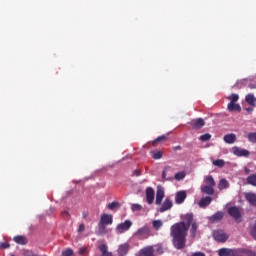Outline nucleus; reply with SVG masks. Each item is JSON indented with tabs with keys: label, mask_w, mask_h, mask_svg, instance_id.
<instances>
[{
	"label": "nucleus",
	"mask_w": 256,
	"mask_h": 256,
	"mask_svg": "<svg viewBox=\"0 0 256 256\" xmlns=\"http://www.w3.org/2000/svg\"><path fill=\"white\" fill-rule=\"evenodd\" d=\"M188 231L189 226L185 222H178L170 227V236L173 239V245L176 249H185Z\"/></svg>",
	"instance_id": "nucleus-1"
},
{
	"label": "nucleus",
	"mask_w": 256,
	"mask_h": 256,
	"mask_svg": "<svg viewBox=\"0 0 256 256\" xmlns=\"http://www.w3.org/2000/svg\"><path fill=\"white\" fill-rule=\"evenodd\" d=\"M134 235L135 237H138L140 240L149 239V237L153 236V234L151 233V228L147 225L139 228Z\"/></svg>",
	"instance_id": "nucleus-2"
},
{
	"label": "nucleus",
	"mask_w": 256,
	"mask_h": 256,
	"mask_svg": "<svg viewBox=\"0 0 256 256\" xmlns=\"http://www.w3.org/2000/svg\"><path fill=\"white\" fill-rule=\"evenodd\" d=\"M212 237L214 241H217V243H225L227 239H229V235L227 233H224L223 230H215L212 232Z\"/></svg>",
	"instance_id": "nucleus-3"
},
{
	"label": "nucleus",
	"mask_w": 256,
	"mask_h": 256,
	"mask_svg": "<svg viewBox=\"0 0 256 256\" xmlns=\"http://www.w3.org/2000/svg\"><path fill=\"white\" fill-rule=\"evenodd\" d=\"M132 225L133 222H131V220H125L123 223L116 226V233L121 235L122 233H125V231H129Z\"/></svg>",
	"instance_id": "nucleus-4"
},
{
	"label": "nucleus",
	"mask_w": 256,
	"mask_h": 256,
	"mask_svg": "<svg viewBox=\"0 0 256 256\" xmlns=\"http://www.w3.org/2000/svg\"><path fill=\"white\" fill-rule=\"evenodd\" d=\"M228 214L235 219L236 223H241V210L237 206L228 208Z\"/></svg>",
	"instance_id": "nucleus-5"
},
{
	"label": "nucleus",
	"mask_w": 256,
	"mask_h": 256,
	"mask_svg": "<svg viewBox=\"0 0 256 256\" xmlns=\"http://www.w3.org/2000/svg\"><path fill=\"white\" fill-rule=\"evenodd\" d=\"M189 125L192 129H201L202 127H205V120H203V118L192 119L189 122Z\"/></svg>",
	"instance_id": "nucleus-6"
},
{
	"label": "nucleus",
	"mask_w": 256,
	"mask_h": 256,
	"mask_svg": "<svg viewBox=\"0 0 256 256\" xmlns=\"http://www.w3.org/2000/svg\"><path fill=\"white\" fill-rule=\"evenodd\" d=\"M232 153L234 155H236V157H247L248 155H250L251 153L249 152V150L247 149H243L237 146H234L232 148Z\"/></svg>",
	"instance_id": "nucleus-7"
},
{
	"label": "nucleus",
	"mask_w": 256,
	"mask_h": 256,
	"mask_svg": "<svg viewBox=\"0 0 256 256\" xmlns=\"http://www.w3.org/2000/svg\"><path fill=\"white\" fill-rule=\"evenodd\" d=\"M100 225H113V215L102 214L99 221Z\"/></svg>",
	"instance_id": "nucleus-8"
},
{
	"label": "nucleus",
	"mask_w": 256,
	"mask_h": 256,
	"mask_svg": "<svg viewBox=\"0 0 256 256\" xmlns=\"http://www.w3.org/2000/svg\"><path fill=\"white\" fill-rule=\"evenodd\" d=\"M219 256H237V249L221 248L218 251Z\"/></svg>",
	"instance_id": "nucleus-9"
},
{
	"label": "nucleus",
	"mask_w": 256,
	"mask_h": 256,
	"mask_svg": "<svg viewBox=\"0 0 256 256\" xmlns=\"http://www.w3.org/2000/svg\"><path fill=\"white\" fill-rule=\"evenodd\" d=\"M146 201L148 205H152L153 201H155V190L153 188H146Z\"/></svg>",
	"instance_id": "nucleus-10"
},
{
	"label": "nucleus",
	"mask_w": 256,
	"mask_h": 256,
	"mask_svg": "<svg viewBox=\"0 0 256 256\" xmlns=\"http://www.w3.org/2000/svg\"><path fill=\"white\" fill-rule=\"evenodd\" d=\"M164 197H165V190L163 189V187L158 186L156 191V205H161Z\"/></svg>",
	"instance_id": "nucleus-11"
},
{
	"label": "nucleus",
	"mask_w": 256,
	"mask_h": 256,
	"mask_svg": "<svg viewBox=\"0 0 256 256\" xmlns=\"http://www.w3.org/2000/svg\"><path fill=\"white\" fill-rule=\"evenodd\" d=\"M140 256H155V249L153 246H146L139 251Z\"/></svg>",
	"instance_id": "nucleus-12"
},
{
	"label": "nucleus",
	"mask_w": 256,
	"mask_h": 256,
	"mask_svg": "<svg viewBox=\"0 0 256 256\" xmlns=\"http://www.w3.org/2000/svg\"><path fill=\"white\" fill-rule=\"evenodd\" d=\"M212 201L213 198H211V196H205L200 199V201L198 202V206L201 209H205V207H209V205H211Z\"/></svg>",
	"instance_id": "nucleus-13"
},
{
	"label": "nucleus",
	"mask_w": 256,
	"mask_h": 256,
	"mask_svg": "<svg viewBox=\"0 0 256 256\" xmlns=\"http://www.w3.org/2000/svg\"><path fill=\"white\" fill-rule=\"evenodd\" d=\"M185 199H187V192H185V191H178L176 193L175 203H177V205H181V203H184Z\"/></svg>",
	"instance_id": "nucleus-14"
},
{
	"label": "nucleus",
	"mask_w": 256,
	"mask_h": 256,
	"mask_svg": "<svg viewBox=\"0 0 256 256\" xmlns=\"http://www.w3.org/2000/svg\"><path fill=\"white\" fill-rule=\"evenodd\" d=\"M173 207V201L169 198H166L163 202L162 206L160 207V213H165V211H169Z\"/></svg>",
	"instance_id": "nucleus-15"
},
{
	"label": "nucleus",
	"mask_w": 256,
	"mask_h": 256,
	"mask_svg": "<svg viewBox=\"0 0 256 256\" xmlns=\"http://www.w3.org/2000/svg\"><path fill=\"white\" fill-rule=\"evenodd\" d=\"M236 256H256V252L249 249H237L236 250Z\"/></svg>",
	"instance_id": "nucleus-16"
},
{
	"label": "nucleus",
	"mask_w": 256,
	"mask_h": 256,
	"mask_svg": "<svg viewBox=\"0 0 256 256\" xmlns=\"http://www.w3.org/2000/svg\"><path fill=\"white\" fill-rule=\"evenodd\" d=\"M245 199L252 205V207H256V193L248 192L245 194Z\"/></svg>",
	"instance_id": "nucleus-17"
},
{
	"label": "nucleus",
	"mask_w": 256,
	"mask_h": 256,
	"mask_svg": "<svg viewBox=\"0 0 256 256\" xmlns=\"http://www.w3.org/2000/svg\"><path fill=\"white\" fill-rule=\"evenodd\" d=\"M224 217L223 212H216L214 215L209 217V221L210 223H219V221H221Z\"/></svg>",
	"instance_id": "nucleus-18"
},
{
	"label": "nucleus",
	"mask_w": 256,
	"mask_h": 256,
	"mask_svg": "<svg viewBox=\"0 0 256 256\" xmlns=\"http://www.w3.org/2000/svg\"><path fill=\"white\" fill-rule=\"evenodd\" d=\"M183 221L181 223H184V225H186V227H191L193 222V213L190 214H186L182 217Z\"/></svg>",
	"instance_id": "nucleus-19"
},
{
	"label": "nucleus",
	"mask_w": 256,
	"mask_h": 256,
	"mask_svg": "<svg viewBox=\"0 0 256 256\" xmlns=\"http://www.w3.org/2000/svg\"><path fill=\"white\" fill-rule=\"evenodd\" d=\"M119 256H125L129 253V244H121L117 250Z\"/></svg>",
	"instance_id": "nucleus-20"
},
{
	"label": "nucleus",
	"mask_w": 256,
	"mask_h": 256,
	"mask_svg": "<svg viewBox=\"0 0 256 256\" xmlns=\"http://www.w3.org/2000/svg\"><path fill=\"white\" fill-rule=\"evenodd\" d=\"M227 109L230 112L237 111L238 113H241V105L237 104V102L228 103Z\"/></svg>",
	"instance_id": "nucleus-21"
},
{
	"label": "nucleus",
	"mask_w": 256,
	"mask_h": 256,
	"mask_svg": "<svg viewBox=\"0 0 256 256\" xmlns=\"http://www.w3.org/2000/svg\"><path fill=\"white\" fill-rule=\"evenodd\" d=\"M201 193L204 195H215V188L212 186H201Z\"/></svg>",
	"instance_id": "nucleus-22"
},
{
	"label": "nucleus",
	"mask_w": 256,
	"mask_h": 256,
	"mask_svg": "<svg viewBox=\"0 0 256 256\" xmlns=\"http://www.w3.org/2000/svg\"><path fill=\"white\" fill-rule=\"evenodd\" d=\"M224 141L228 143V145H232V143L237 141V136L235 134H227L224 136Z\"/></svg>",
	"instance_id": "nucleus-23"
},
{
	"label": "nucleus",
	"mask_w": 256,
	"mask_h": 256,
	"mask_svg": "<svg viewBox=\"0 0 256 256\" xmlns=\"http://www.w3.org/2000/svg\"><path fill=\"white\" fill-rule=\"evenodd\" d=\"M204 183H206V187H215L216 185L215 179L211 175H208L204 178Z\"/></svg>",
	"instance_id": "nucleus-24"
},
{
	"label": "nucleus",
	"mask_w": 256,
	"mask_h": 256,
	"mask_svg": "<svg viewBox=\"0 0 256 256\" xmlns=\"http://www.w3.org/2000/svg\"><path fill=\"white\" fill-rule=\"evenodd\" d=\"M245 101L246 103H248V105H250L251 107H255V103H256V98L255 95L253 94H248L245 96Z\"/></svg>",
	"instance_id": "nucleus-25"
},
{
	"label": "nucleus",
	"mask_w": 256,
	"mask_h": 256,
	"mask_svg": "<svg viewBox=\"0 0 256 256\" xmlns=\"http://www.w3.org/2000/svg\"><path fill=\"white\" fill-rule=\"evenodd\" d=\"M108 231H107V226H105L104 224L99 223L98 224V229L96 231V235H107Z\"/></svg>",
	"instance_id": "nucleus-26"
},
{
	"label": "nucleus",
	"mask_w": 256,
	"mask_h": 256,
	"mask_svg": "<svg viewBox=\"0 0 256 256\" xmlns=\"http://www.w3.org/2000/svg\"><path fill=\"white\" fill-rule=\"evenodd\" d=\"M14 241L18 245H27V243H28L27 237L19 236V235L14 237Z\"/></svg>",
	"instance_id": "nucleus-27"
},
{
	"label": "nucleus",
	"mask_w": 256,
	"mask_h": 256,
	"mask_svg": "<svg viewBox=\"0 0 256 256\" xmlns=\"http://www.w3.org/2000/svg\"><path fill=\"white\" fill-rule=\"evenodd\" d=\"M228 187H229V182L227 181V179L222 178L218 184L219 191H223V189H227Z\"/></svg>",
	"instance_id": "nucleus-28"
},
{
	"label": "nucleus",
	"mask_w": 256,
	"mask_h": 256,
	"mask_svg": "<svg viewBox=\"0 0 256 256\" xmlns=\"http://www.w3.org/2000/svg\"><path fill=\"white\" fill-rule=\"evenodd\" d=\"M246 182L248 183V185H252V187H256V173L248 176L246 178Z\"/></svg>",
	"instance_id": "nucleus-29"
},
{
	"label": "nucleus",
	"mask_w": 256,
	"mask_h": 256,
	"mask_svg": "<svg viewBox=\"0 0 256 256\" xmlns=\"http://www.w3.org/2000/svg\"><path fill=\"white\" fill-rule=\"evenodd\" d=\"M107 207L110 211H115V209H119V207H121V203L113 201L109 203Z\"/></svg>",
	"instance_id": "nucleus-30"
},
{
	"label": "nucleus",
	"mask_w": 256,
	"mask_h": 256,
	"mask_svg": "<svg viewBox=\"0 0 256 256\" xmlns=\"http://www.w3.org/2000/svg\"><path fill=\"white\" fill-rule=\"evenodd\" d=\"M191 225V228H190V235L191 237L195 238L196 235H197V229H198V226H197V222H194Z\"/></svg>",
	"instance_id": "nucleus-31"
},
{
	"label": "nucleus",
	"mask_w": 256,
	"mask_h": 256,
	"mask_svg": "<svg viewBox=\"0 0 256 256\" xmlns=\"http://www.w3.org/2000/svg\"><path fill=\"white\" fill-rule=\"evenodd\" d=\"M152 226L156 231H159L163 227V221L162 220H154L152 221Z\"/></svg>",
	"instance_id": "nucleus-32"
},
{
	"label": "nucleus",
	"mask_w": 256,
	"mask_h": 256,
	"mask_svg": "<svg viewBox=\"0 0 256 256\" xmlns=\"http://www.w3.org/2000/svg\"><path fill=\"white\" fill-rule=\"evenodd\" d=\"M249 235L256 241V221L249 227Z\"/></svg>",
	"instance_id": "nucleus-33"
},
{
	"label": "nucleus",
	"mask_w": 256,
	"mask_h": 256,
	"mask_svg": "<svg viewBox=\"0 0 256 256\" xmlns=\"http://www.w3.org/2000/svg\"><path fill=\"white\" fill-rule=\"evenodd\" d=\"M151 155H152V159L159 160L163 157V152L155 150L151 152Z\"/></svg>",
	"instance_id": "nucleus-34"
},
{
	"label": "nucleus",
	"mask_w": 256,
	"mask_h": 256,
	"mask_svg": "<svg viewBox=\"0 0 256 256\" xmlns=\"http://www.w3.org/2000/svg\"><path fill=\"white\" fill-rule=\"evenodd\" d=\"M186 175L185 172H178L175 174L174 179H176V181H183V178L186 177Z\"/></svg>",
	"instance_id": "nucleus-35"
},
{
	"label": "nucleus",
	"mask_w": 256,
	"mask_h": 256,
	"mask_svg": "<svg viewBox=\"0 0 256 256\" xmlns=\"http://www.w3.org/2000/svg\"><path fill=\"white\" fill-rule=\"evenodd\" d=\"M230 103H237V101H239V95L238 94H231L228 97Z\"/></svg>",
	"instance_id": "nucleus-36"
},
{
	"label": "nucleus",
	"mask_w": 256,
	"mask_h": 256,
	"mask_svg": "<svg viewBox=\"0 0 256 256\" xmlns=\"http://www.w3.org/2000/svg\"><path fill=\"white\" fill-rule=\"evenodd\" d=\"M161 141H167V136L166 135L159 136L153 141V145H157V143H161Z\"/></svg>",
	"instance_id": "nucleus-37"
},
{
	"label": "nucleus",
	"mask_w": 256,
	"mask_h": 256,
	"mask_svg": "<svg viewBox=\"0 0 256 256\" xmlns=\"http://www.w3.org/2000/svg\"><path fill=\"white\" fill-rule=\"evenodd\" d=\"M248 141H250V143H256V132H250L248 134Z\"/></svg>",
	"instance_id": "nucleus-38"
},
{
	"label": "nucleus",
	"mask_w": 256,
	"mask_h": 256,
	"mask_svg": "<svg viewBox=\"0 0 256 256\" xmlns=\"http://www.w3.org/2000/svg\"><path fill=\"white\" fill-rule=\"evenodd\" d=\"M213 165H215L216 167H225V161L221 159L214 160Z\"/></svg>",
	"instance_id": "nucleus-39"
},
{
	"label": "nucleus",
	"mask_w": 256,
	"mask_h": 256,
	"mask_svg": "<svg viewBox=\"0 0 256 256\" xmlns=\"http://www.w3.org/2000/svg\"><path fill=\"white\" fill-rule=\"evenodd\" d=\"M141 209H143V206H141L140 204H132L131 206V210L132 211H141Z\"/></svg>",
	"instance_id": "nucleus-40"
},
{
	"label": "nucleus",
	"mask_w": 256,
	"mask_h": 256,
	"mask_svg": "<svg viewBox=\"0 0 256 256\" xmlns=\"http://www.w3.org/2000/svg\"><path fill=\"white\" fill-rule=\"evenodd\" d=\"M211 139V134L206 133L200 136V141H209Z\"/></svg>",
	"instance_id": "nucleus-41"
},
{
	"label": "nucleus",
	"mask_w": 256,
	"mask_h": 256,
	"mask_svg": "<svg viewBox=\"0 0 256 256\" xmlns=\"http://www.w3.org/2000/svg\"><path fill=\"white\" fill-rule=\"evenodd\" d=\"M73 255V249H66L62 251V256H72Z\"/></svg>",
	"instance_id": "nucleus-42"
},
{
	"label": "nucleus",
	"mask_w": 256,
	"mask_h": 256,
	"mask_svg": "<svg viewBox=\"0 0 256 256\" xmlns=\"http://www.w3.org/2000/svg\"><path fill=\"white\" fill-rule=\"evenodd\" d=\"M167 171H169V167H165L162 172V179H164V181H169V179H167Z\"/></svg>",
	"instance_id": "nucleus-43"
},
{
	"label": "nucleus",
	"mask_w": 256,
	"mask_h": 256,
	"mask_svg": "<svg viewBox=\"0 0 256 256\" xmlns=\"http://www.w3.org/2000/svg\"><path fill=\"white\" fill-rule=\"evenodd\" d=\"M24 256H38L37 254H35V252L31 251V250H25L23 252Z\"/></svg>",
	"instance_id": "nucleus-44"
},
{
	"label": "nucleus",
	"mask_w": 256,
	"mask_h": 256,
	"mask_svg": "<svg viewBox=\"0 0 256 256\" xmlns=\"http://www.w3.org/2000/svg\"><path fill=\"white\" fill-rule=\"evenodd\" d=\"M11 245L8 242H3L0 244V249H9Z\"/></svg>",
	"instance_id": "nucleus-45"
},
{
	"label": "nucleus",
	"mask_w": 256,
	"mask_h": 256,
	"mask_svg": "<svg viewBox=\"0 0 256 256\" xmlns=\"http://www.w3.org/2000/svg\"><path fill=\"white\" fill-rule=\"evenodd\" d=\"M79 255H84L85 253H87V247H81L78 250Z\"/></svg>",
	"instance_id": "nucleus-46"
},
{
	"label": "nucleus",
	"mask_w": 256,
	"mask_h": 256,
	"mask_svg": "<svg viewBox=\"0 0 256 256\" xmlns=\"http://www.w3.org/2000/svg\"><path fill=\"white\" fill-rule=\"evenodd\" d=\"M83 231H85V224H80L77 229V233H83Z\"/></svg>",
	"instance_id": "nucleus-47"
},
{
	"label": "nucleus",
	"mask_w": 256,
	"mask_h": 256,
	"mask_svg": "<svg viewBox=\"0 0 256 256\" xmlns=\"http://www.w3.org/2000/svg\"><path fill=\"white\" fill-rule=\"evenodd\" d=\"M133 175L135 177H141V169H136L133 171Z\"/></svg>",
	"instance_id": "nucleus-48"
},
{
	"label": "nucleus",
	"mask_w": 256,
	"mask_h": 256,
	"mask_svg": "<svg viewBox=\"0 0 256 256\" xmlns=\"http://www.w3.org/2000/svg\"><path fill=\"white\" fill-rule=\"evenodd\" d=\"M191 256H205V253H203V252H195Z\"/></svg>",
	"instance_id": "nucleus-49"
},
{
	"label": "nucleus",
	"mask_w": 256,
	"mask_h": 256,
	"mask_svg": "<svg viewBox=\"0 0 256 256\" xmlns=\"http://www.w3.org/2000/svg\"><path fill=\"white\" fill-rule=\"evenodd\" d=\"M62 215H63L64 217H69V211L64 210V211L62 212Z\"/></svg>",
	"instance_id": "nucleus-50"
},
{
	"label": "nucleus",
	"mask_w": 256,
	"mask_h": 256,
	"mask_svg": "<svg viewBox=\"0 0 256 256\" xmlns=\"http://www.w3.org/2000/svg\"><path fill=\"white\" fill-rule=\"evenodd\" d=\"M246 111H247V113H253V108L248 107V108H246Z\"/></svg>",
	"instance_id": "nucleus-51"
},
{
	"label": "nucleus",
	"mask_w": 256,
	"mask_h": 256,
	"mask_svg": "<svg viewBox=\"0 0 256 256\" xmlns=\"http://www.w3.org/2000/svg\"><path fill=\"white\" fill-rule=\"evenodd\" d=\"M181 149H182L181 146H175L174 147V151H181Z\"/></svg>",
	"instance_id": "nucleus-52"
},
{
	"label": "nucleus",
	"mask_w": 256,
	"mask_h": 256,
	"mask_svg": "<svg viewBox=\"0 0 256 256\" xmlns=\"http://www.w3.org/2000/svg\"><path fill=\"white\" fill-rule=\"evenodd\" d=\"M244 171H245L246 175H249V173H251V170L249 168H245Z\"/></svg>",
	"instance_id": "nucleus-53"
},
{
	"label": "nucleus",
	"mask_w": 256,
	"mask_h": 256,
	"mask_svg": "<svg viewBox=\"0 0 256 256\" xmlns=\"http://www.w3.org/2000/svg\"><path fill=\"white\" fill-rule=\"evenodd\" d=\"M87 215H88L87 212H83V213H82V217H83L84 219H87Z\"/></svg>",
	"instance_id": "nucleus-54"
}]
</instances>
